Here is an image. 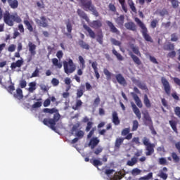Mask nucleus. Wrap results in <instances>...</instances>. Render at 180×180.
<instances>
[{"label": "nucleus", "instance_id": "obj_1", "mask_svg": "<svg viewBox=\"0 0 180 180\" xmlns=\"http://www.w3.org/2000/svg\"><path fill=\"white\" fill-rule=\"evenodd\" d=\"M43 112L44 113H49L50 115H53V113H55L53 118H44L43 120L41 117H43L42 115L39 116V120L40 122H42V123L47 126L48 127H50L51 130H53V131H56L57 130V128H56V124L57 122L60 120V117L61 116L60 115V113H58V110L56 108H44Z\"/></svg>", "mask_w": 180, "mask_h": 180}, {"label": "nucleus", "instance_id": "obj_2", "mask_svg": "<svg viewBox=\"0 0 180 180\" xmlns=\"http://www.w3.org/2000/svg\"><path fill=\"white\" fill-rule=\"evenodd\" d=\"M79 2L84 11H86V12H88V11L92 12V15H94V16L96 18L99 16V12H98L96 7H95V6L92 4V0H79Z\"/></svg>", "mask_w": 180, "mask_h": 180}, {"label": "nucleus", "instance_id": "obj_3", "mask_svg": "<svg viewBox=\"0 0 180 180\" xmlns=\"http://www.w3.org/2000/svg\"><path fill=\"white\" fill-rule=\"evenodd\" d=\"M4 21L8 26H13L14 22L21 23L22 18L18 15V13L11 14L9 12L4 13Z\"/></svg>", "mask_w": 180, "mask_h": 180}, {"label": "nucleus", "instance_id": "obj_4", "mask_svg": "<svg viewBox=\"0 0 180 180\" xmlns=\"http://www.w3.org/2000/svg\"><path fill=\"white\" fill-rule=\"evenodd\" d=\"M134 20L136 23H137L138 26L141 29V33H142V36L146 41L153 43V38H151V36L148 34V30L147 29V27H146L144 22H143L139 18H135Z\"/></svg>", "mask_w": 180, "mask_h": 180}, {"label": "nucleus", "instance_id": "obj_5", "mask_svg": "<svg viewBox=\"0 0 180 180\" xmlns=\"http://www.w3.org/2000/svg\"><path fill=\"white\" fill-rule=\"evenodd\" d=\"M63 68L65 73L70 75V74H72L77 70V66L74 64L72 59H69L68 62L63 61Z\"/></svg>", "mask_w": 180, "mask_h": 180}, {"label": "nucleus", "instance_id": "obj_6", "mask_svg": "<svg viewBox=\"0 0 180 180\" xmlns=\"http://www.w3.org/2000/svg\"><path fill=\"white\" fill-rule=\"evenodd\" d=\"M143 144L146 146V155H153V154H154V148H155V144L150 143V139L147 137H143Z\"/></svg>", "mask_w": 180, "mask_h": 180}, {"label": "nucleus", "instance_id": "obj_7", "mask_svg": "<svg viewBox=\"0 0 180 180\" xmlns=\"http://www.w3.org/2000/svg\"><path fill=\"white\" fill-rule=\"evenodd\" d=\"M143 115L146 126H150V130L153 136L157 135V131H155L153 126V120H151V117H150L148 112L146 111L145 112H143Z\"/></svg>", "mask_w": 180, "mask_h": 180}, {"label": "nucleus", "instance_id": "obj_8", "mask_svg": "<svg viewBox=\"0 0 180 180\" xmlns=\"http://www.w3.org/2000/svg\"><path fill=\"white\" fill-rule=\"evenodd\" d=\"M131 139H133V134H129L124 138H117L115 142V148L119 150V148H120V146L123 144V141H124V140H131Z\"/></svg>", "mask_w": 180, "mask_h": 180}, {"label": "nucleus", "instance_id": "obj_9", "mask_svg": "<svg viewBox=\"0 0 180 180\" xmlns=\"http://www.w3.org/2000/svg\"><path fill=\"white\" fill-rule=\"evenodd\" d=\"M162 85H163L164 91L168 96L171 95V84L165 77H161Z\"/></svg>", "mask_w": 180, "mask_h": 180}, {"label": "nucleus", "instance_id": "obj_10", "mask_svg": "<svg viewBox=\"0 0 180 180\" xmlns=\"http://www.w3.org/2000/svg\"><path fill=\"white\" fill-rule=\"evenodd\" d=\"M35 22L38 26H41V27H49V21L45 16L40 17V19L36 18L34 20Z\"/></svg>", "mask_w": 180, "mask_h": 180}, {"label": "nucleus", "instance_id": "obj_11", "mask_svg": "<svg viewBox=\"0 0 180 180\" xmlns=\"http://www.w3.org/2000/svg\"><path fill=\"white\" fill-rule=\"evenodd\" d=\"M1 1L2 4H6V1H7L9 6L12 9H16V8L19 6V2L18 1V0H1Z\"/></svg>", "mask_w": 180, "mask_h": 180}, {"label": "nucleus", "instance_id": "obj_12", "mask_svg": "<svg viewBox=\"0 0 180 180\" xmlns=\"http://www.w3.org/2000/svg\"><path fill=\"white\" fill-rule=\"evenodd\" d=\"M78 58H79V64L82 67V69L77 70V75L81 76L82 75V74H84V72L82 71V70L85 68V59H84V58L81 56H79Z\"/></svg>", "mask_w": 180, "mask_h": 180}, {"label": "nucleus", "instance_id": "obj_13", "mask_svg": "<svg viewBox=\"0 0 180 180\" xmlns=\"http://www.w3.org/2000/svg\"><path fill=\"white\" fill-rule=\"evenodd\" d=\"M115 78L118 84H120V85H122V86H126V85H127V82L126 81V79H124V77H123L122 74L120 73L116 75Z\"/></svg>", "mask_w": 180, "mask_h": 180}, {"label": "nucleus", "instance_id": "obj_14", "mask_svg": "<svg viewBox=\"0 0 180 180\" xmlns=\"http://www.w3.org/2000/svg\"><path fill=\"white\" fill-rule=\"evenodd\" d=\"M105 23L108 25V27H110V30L112 33H115V34H120V31L116 28L113 22L107 20Z\"/></svg>", "mask_w": 180, "mask_h": 180}, {"label": "nucleus", "instance_id": "obj_15", "mask_svg": "<svg viewBox=\"0 0 180 180\" xmlns=\"http://www.w3.org/2000/svg\"><path fill=\"white\" fill-rule=\"evenodd\" d=\"M124 27L127 30L131 32H137V25L134 22H128L124 24Z\"/></svg>", "mask_w": 180, "mask_h": 180}, {"label": "nucleus", "instance_id": "obj_16", "mask_svg": "<svg viewBox=\"0 0 180 180\" xmlns=\"http://www.w3.org/2000/svg\"><path fill=\"white\" fill-rule=\"evenodd\" d=\"M77 13L78 16L81 18V19H84V20H86V22L89 23V18L88 17V15L86 14V13H85V11L79 8L77 11Z\"/></svg>", "mask_w": 180, "mask_h": 180}, {"label": "nucleus", "instance_id": "obj_17", "mask_svg": "<svg viewBox=\"0 0 180 180\" xmlns=\"http://www.w3.org/2000/svg\"><path fill=\"white\" fill-rule=\"evenodd\" d=\"M112 122L115 126H119V124H120V120L119 119V115L116 111H113L112 113Z\"/></svg>", "mask_w": 180, "mask_h": 180}, {"label": "nucleus", "instance_id": "obj_18", "mask_svg": "<svg viewBox=\"0 0 180 180\" xmlns=\"http://www.w3.org/2000/svg\"><path fill=\"white\" fill-rule=\"evenodd\" d=\"M99 142L100 141L98 137H94L90 140L89 147H90L91 150H94V148H95V147L99 144Z\"/></svg>", "mask_w": 180, "mask_h": 180}, {"label": "nucleus", "instance_id": "obj_19", "mask_svg": "<svg viewBox=\"0 0 180 180\" xmlns=\"http://www.w3.org/2000/svg\"><path fill=\"white\" fill-rule=\"evenodd\" d=\"M131 108L134 113L136 115L139 120H140V119H141V112H140V110L139 109V108H137V105H136L134 103H131Z\"/></svg>", "mask_w": 180, "mask_h": 180}, {"label": "nucleus", "instance_id": "obj_20", "mask_svg": "<svg viewBox=\"0 0 180 180\" xmlns=\"http://www.w3.org/2000/svg\"><path fill=\"white\" fill-rule=\"evenodd\" d=\"M23 23L26 26L29 32H33V21H29L27 18H25Z\"/></svg>", "mask_w": 180, "mask_h": 180}, {"label": "nucleus", "instance_id": "obj_21", "mask_svg": "<svg viewBox=\"0 0 180 180\" xmlns=\"http://www.w3.org/2000/svg\"><path fill=\"white\" fill-rule=\"evenodd\" d=\"M83 27L84 30H86V32L89 33V37L91 39H95V37H96V34H95V32H94V30H92V29H91V27H89L88 25L84 24L83 25Z\"/></svg>", "mask_w": 180, "mask_h": 180}, {"label": "nucleus", "instance_id": "obj_22", "mask_svg": "<svg viewBox=\"0 0 180 180\" xmlns=\"http://www.w3.org/2000/svg\"><path fill=\"white\" fill-rule=\"evenodd\" d=\"M132 96L138 108H143V103L141 102L140 97H139V96L134 93H132Z\"/></svg>", "mask_w": 180, "mask_h": 180}, {"label": "nucleus", "instance_id": "obj_23", "mask_svg": "<svg viewBox=\"0 0 180 180\" xmlns=\"http://www.w3.org/2000/svg\"><path fill=\"white\" fill-rule=\"evenodd\" d=\"M90 26L92 27V29H100V27L102 26V21L99 20H93L90 23Z\"/></svg>", "mask_w": 180, "mask_h": 180}, {"label": "nucleus", "instance_id": "obj_24", "mask_svg": "<svg viewBox=\"0 0 180 180\" xmlns=\"http://www.w3.org/2000/svg\"><path fill=\"white\" fill-rule=\"evenodd\" d=\"M132 82H134L142 91H146V89H148L147 85L144 83H141L139 80L132 79Z\"/></svg>", "mask_w": 180, "mask_h": 180}, {"label": "nucleus", "instance_id": "obj_25", "mask_svg": "<svg viewBox=\"0 0 180 180\" xmlns=\"http://www.w3.org/2000/svg\"><path fill=\"white\" fill-rule=\"evenodd\" d=\"M23 65V61L22 60H18L15 63H12L11 65V70H15V68H20Z\"/></svg>", "mask_w": 180, "mask_h": 180}, {"label": "nucleus", "instance_id": "obj_26", "mask_svg": "<svg viewBox=\"0 0 180 180\" xmlns=\"http://www.w3.org/2000/svg\"><path fill=\"white\" fill-rule=\"evenodd\" d=\"M163 50L166 51H172L175 50V45L171 42H168L167 44H165L163 46Z\"/></svg>", "mask_w": 180, "mask_h": 180}, {"label": "nucleus", "instance_id": "obj_27", "mask_svg": "<svg viewBox=\"0 0 180 180\" xmlns=\"http://www.w3.org/2000/svg\"><path fill=\"white\" fill-rule=\"evenodd\" d=\"M129 56L133 60L134 63L136 64V65H141V60H140V58L137 57L136 55L133 54L132 52H129Z\"/></svg>", "mask_w": 180, "mask_h": 180}, {"label": "nucleus", "instance_id": "obj_28", "mask_svg": "<svg viewBox=\"0 0 180 180\" xmlns=\"http://www.w3.org/2000/svg\"><path fill=\"white\" fill-rule=\"evenodd\" d=\"M124 175L125 174L122 173V172H118L114 174L113 178L110 177L109 180H120L124 178Z\"/></svg>", "mask_w": 180, "mask_h": 180}, {"label": "nucleus", "instance_id": "obj_29", "mask_svg": "<svg viewBox=\"0 0 180 180\" xmlns=\"http://www.w3.org/2000/svg\"><path fill=\"white\" fill-rule=\"evenodd\" d=\"M14 98L20 101V99H23V91L21 89L18 88L16 89V93L13 94Z\"/></svg>", "mask_w": 180, "mask_h": 180}, {"label": "nucleus", "instance_id": "obj_30", "mask_svg": "<svg viewBox=\"0 0 180 180\" xmlns=\"http://www.w3.org/2000/svg\"><path fill=\"white\" fill-rule=\"evenodd\" d=\"M29 51L32 56L36 55V45L32 42L28 44Z\"/></svg>", "mask_w": 180, "mask_h": 180}, {"label": "nucleus", "instance_id": "obj_31", "mask_svg": "<svg viewBox=\"0 0 180 180\" xmlns=\"http://www.w3.org/2000/svg\"><path fill=\"white\" fill-rule=\"evenodd\" d=\"M53 65L56 67V68H58L59 70L63 68V63L58 60V59L54 58L51 60Z\"/></svg>", "mask_w": 180, "mask_h": 180}, {"label": "nucleus", "instance_id": "obj_32", "mask_svg": "<svg viewBox=\"0 0 180 180\" xmlns=\"http://www.w3.org/2000/svg\"><path fill=\"white\" fill-rule=\"evenodd\" d=\"M115 22L118 26H123L124 25V15H120L115 19Z\"/></svg>", "mask_w": 180, "mask_h": 180}, {"label": "nucleus", "instance_id": "obj_33", "mask_svg": "<svg viewBox=\"0 0 180 180\" xmlns=\"http://www.w3.org/2000/svg\"><path fill=\"white\" fill-rule=\"evenodd\" d=\"M169 124L170 125V127H172L173 131L174 133H178V129L176 128V126L178 124V122L175 120H169Z\"/></svg>", "mask_w": 180, "mask_h": 180}, {"label": "nucleus", "instance_id": "obj_34", "mask_svg": "<svg viewBox=\"0 0 180 180\" xmlns=\"http://www.w3.org/2000/svg\"><path fill=\"white\" fill-rule=\"evenodd\" d=\"M143 103L148 109L151 108V101H150V99L148 98V96L147 94H144L143 96Z\"/></svg>", "mask_w": 180, "mask_h": 180}, {"label": "nucleus", "instance_id": "obj_35", "mask_svg": "<svg viewBox=\"0 0 180 180\" xmlns=\"http://www.w3.org/2000/svg\"><path fill=\"white\" fill-rule=\"evenodd\" d=\"M84 89H85V86L84 85H81L79 88L77 90V98L79 99L84 95Z\"/></svg>", "mask_w": 180, "mask_h": 180}, {"label": "nucleus", "instance_id": "obj_36", "mask_svg": "<svg viewBox=\"0 0 180 180\" xmlns=\"http://www.w3.org/2000/svg\"><path fill=\"white\" fill-rule=\"evenodd\" d=\"M79 45L82 49H84V50H89L90 49L89 44H86V42L84 41V40H79Z\"/></svg>", "mask_w": 180, "mask_h": 180}, {"label": "nucleus", "instance_id": "obj_37", "mask_svg": "<svg viewBox=\"0 0 180 180\" xmlns=\"http://www.w3.org/2000/svg\"><path fill=\"white\" fill-rule=\"evenodd\" d=\"M29 86H30L28 88L29 92H30L31 94L34 92V91H36V82H32L29 83Z\"/></svg>", "mask_w": 180, "mask_h": 180}, {"label": "nucleus", "instance_id": "obj_38", "mask_svg": "<svg viewBox=\"0 0 180 180\" xmlns=\"http://www.w3.org/2000/svg\"><path fill=\"white\" fill-rule=\"evenodd\" d=\"M136 164H137V158L136 157L131 158V160H128L127 162V165L129 167H133Z\"/></svg>", "mask_w": 180, "mask_h": 180}, {"label": "nucleus", "instance_id": "obj_39", "mask_svg": "<svg viewBox=\"0 0 180 180\" xmlns=\"http://www.w3.org/2000/svg\"><path fill=\"white\" fill-rule=\"evenodd\" d=\"M128 5L130 7V9L132 11V12H134V13H137V9L134 6V2H133V0H129Z\"/></svg>", "mask_w": 180, "mask_h": 180}, {"label": "nucleus", "instance_id": "obj_40", "mask_svg": "<svg viewBox=\"0 0 180 180\" xmlns=\"http://www.w3.org/2000/svg\"><path fill=\"white\" fill-rule=\"evenodd\" d=\"M91 164H92V165H94V167H96V168H98V167L103 165V163H102V162H101V160H98V159H94L93 160H90Z\"/></svg>", "mask_w": 180, "mask_h": 180}, {"label": "nucleus", "instance_id": "obj_41", "mask_svg": "<svg viewBox=\"0 0 180 180\" xmlns=\"http://www.w3.org/2000/svg\"><path fill=\"white\" fill-rule=\"evenodd\" d=\"M112 51V54H114V56L117 57L119 61H123V56H122V54L118 53L117 51H116V49H113Z\"/></svg>", "mask_w": 180, "mask_h": 180}, {"label": "nucleus", "instance_id": "obj_42", "mask_svg": "<svg viewBox=\"0 0 180 180\" xmlns=\"http://www.w3.org/2000/svg\"><path fill=\"white\" fill-rule=\"evenodd\" d=\"M130 48L131 49L133 53H134V54H136V56H140V51L139 50V46H134V44H131L130 45Z\"/></svg>", "mask_w": 180, "mask_h": 180}, {"label": "nucleus", "instance_id": "obj_43", "mask_svg": "<svg viewBox=\"0 0 180 180\" xmlns=\"http://www.w3.org/2000/svg\"><path fill=\"white\" fill-rule=\"evenodd\" d=\"M82 103H83L82 101L77 100L76 104L72 106V109L74 110H78V109H79V108H81V106H82Z\"/></svg>", "mask_w": 180, "mask_h": 180}, {"label": "nucleus", "instance_id": "obj_44", "mask_svg": "<svg viewBox=\"0 0 180 180\" xmlns=\"http://www.w3.org/2000/svg\"><path fill=\"white\" fill-rule=\"evenodd\" d=\"M103 73L106 76V79L108 81H110L112 79V73L109 72V70L106 68L103 70Z\"/></svg>", "mask_w": 180, "mask_h": 180}, {"label": "nucleus", "instance_id": "obj_45", "mask_svg": "<svg viewBox=\"0 0 180 180\" xmlns=\"http://www.w3.org/2000/svg\"><path fill=\"white\" fill-rule=\"evenodd\" d=\"M131 175L136 176L137 175H140L141 174V170L139 168H134L131 170Z\"/></svg>", "mask_w": 180, "mask_h": 180}, {"label": "nucleus", "instance_id": "obj_46", "mask_svg": "<svg viewBox=\"0 0 180 180\" xmlns=\"http://www.w3.org/2000/svg\"><path fill=\"white\" fill-rule=\"evenodd\" d=\"M158 176H159L162 179L167 180V179L168 178V174H167V173H164L162 170H160L159 174H158Z\"/></svg>", "mask_w": 180, "mask_h": 180}, {"label": "nucleus", "instance_id": "obj_47", "mask_svg": "<svg viewBox=\"0 0 180 180\" xmlns=\"http://www.w3.org/2000/svg\"><path fill=\"white\" fill-rule=\"evenodd\" d=\"M168 1L171 2L172 6V8H174V9H176V8L179 6V1H178V0H168Z\"/></svg>", "mask_w": 180, "mask_h": 180}, {"label": "nucleus", "instance_id": "obj_48", "mask_svg": "<svg viewBox=\"0 0 180 180\" xmlns=\"http://www.w3.org/2000/svg\"><path fill=\"white\" fill-rule=\"evenodd\" d=\"M172 158L173 159L174 162H179L180 161L179 156H178V155L175 152H173L172 153Z\"/></svg>", "mask_w": 180, "mask_h": 180}, {"label": "nucleus", "instance_id": "obj_49", "mask_svg": "<svg viewBox=\"0 0 180 180\" xmlns=\"http://www.w3.org/2000/svg\"><path fill=\"white\" fill-rule=\"evenodd\" d=\"M110 41L112 44H113L114 46H118L119 47L122 46V42H120V41L115 39V38H111Z\"/></svg>", "mask_w": 180, "mask_h": 180}, {"label": "nucleus", "instance_id": "obj_50", "mask_svg": "<svg viewBox=\"0 0 180 180\" xmlns=\"http://www.w3.org/2000/svg\"><path fill=\"white\" fill-rule=\"evenodd\" d=\"M153 179V172H150L146 176H142L139 179V180H150Z\"/></svg>", "mask_w": 180, "mask_h": 180}, {"label": "nucleus", "instance_id": "obj_51", "mask_svg": "<svg viewBox=\"0 0 180 180\" xmlns=\"http://www.w3.org/2000/svg\"><path fill=\"white\" fill-rule=\"evenodd\" d=\"M65 24L68 32L71 33V32H72V24L71 23V21H68Z\"/></svg>", "mask_w": 180, "mask_h": 180}, {"label": "nucleus", "instance_id": "obj_52", "mask_svg": "<svg viewBox=\"0 0 180 180\" xmlns=\"http://www.w3.org/2000/svg\"><path fill=\"white\" fill-rule=\"evenodd\" d=\"M121 134L122 136H129V134H131V133H130V128H125L122 129Z\"/></svg>", "mask_w": 180, "mask_h": 180}, {"label": "nucleus", "instance_id": "obj_53", "mask_svg": "<svg viewBox=\"0 0 180 180\" xmlns=\"http://www.w3.org/2000/svg\"><path fill=\"white\" fill-rule=\"evenodd\" d=\"M92 126H94V122L92 121L87 122V125H86V129H85L86 133H88V131H91V129H92Z\"/></svg>", "mask_w": 180, "mask_h": 180}, {"label": "nucleus", "instance_id": "obj_54", "mask_svg": "<svg viewBox=\"0 0 180 180\" xmlns=\"http://www.w3.org/2000/svg\"><path fill=\"white\" fill-rule=\"evenodd\" d=\"M139 129V121L134 120L133 121V126H132V131H136Z\"/></svg>", "mask_w": 180, "mask_h": 180}, {"label": "nucleus", "instance_id": "obj_55", "mask_svg": "<svg viewBox=\"0 0 180 180\" xmlns=\"http://www.w3.org/2000/svg\"><path fill=\"white\" fill-rule=\"evenodd\" d=\"M158 25V20L157 19H154L150 22V27L152 29H155Z\"/></svg>", "mask_w": 180, "mask_h": 180}, {"label": "nucleus", "instance_id": "obj_56", "mask_svg": "<svg viewBox=\"0 0 180 180\" xmlns=\"http://www.w3.org/2000/svg\"><path fill=\"white\" fill-rule=\"evenodd\" d=\"M131 143L136 144V146L141 145V142H140V138H139V137H134L131 140Z\"/></svg>", "mask_w": 180, "mask_h": 180}, {"label": "nucleus", "instance_id": "obj_57", "mask_svg": "<svg viewBox=\"0 0 180 180\" xmlns=\"http://www.w3.org/2000/svg\"><path fill=\"white\" fill-rule=\"evenodd\" d=\"M102 151H103V148L98 146L94 150V153L96 154V155H99Z\"/></svg>", "mask_w": 180, "mask_h": 180}, {"label": "nucleus", "instance_id": "obj_58", "mask_svg": "<svg viewBox=\"0 0 180 180\" xmlns=\"http://www.w3.org/2000/svg\"><path fill=\"white\" fill-rule=\"evenodd\" d=\"M51 84L53 86H58L60 80H58L57 78H53L51 80Z\"/></svg>", "mask_w": 180, "mask_h": 180}, {"label": "nucleus", "instance_id": "obj_59", "mask_svg": "<svg viewBox=\"0 0 180 180\" xmlns=\"http://www.w3.org/2000/svg\"><path fill=\"white\" fill-rule=\"evenodd\" d=\"M79 126H81V123L77 122L75 125H74V126L72 127V130H71L72 134H73V133H74L75 131H77V130H78V128L79 127Z\"/></svg>", "mask_w": 180, "mask_h": 180}, {"label": "nucleus", "instance_id": "obj_60", "mask_svg": "<svg viewBox=\"0 0 180 180\" xmlns=\"http://www.w3.org/2000/svg\"><path fill=\"white\" fill-rule=\"evenodd\" d=\"M178 35L176 33H173L171 34V41H178Z\"/></svg>", "mask_w": 180, "mask_h": 180}, {"label": "nucleus", "instance_id": "obj_61", "mask_svg": "<svg viewBox=\"0 0 180 180\" xmlns=\"http://www.w3.org/2000/svg\"><path fill=\"white\" fill-rule=\"evenodd\" d=\"M85 134L84 133V131L82 130H79L76 133V136L77 137H78V139H82V137H84V135Z\"/></svg>", "mask_w": 180, "mask_h": 180}, {"label": "nucleus", "instance_id": "obj_62", "mask_svg": "<svg viewBox=\"0 0 180 180\" xmlns=\"http://www.w3.org/2000/svg\"><path fill=\"white\" fill-rule=\"evenodd\" d=\"M26 85H27V82H26V80L22 79L20 81V88H26Z\"/></svg>", "mask_w": 180, "mask_h": 180}, {"label": "nucleus", "instance_id": "obj_63", "mask_svg": "<svg viewBox=\"0 0 180 180\" xmlns=\"http://www.w3.org/2000/svg\"><path fill=\"white\" fill-rule=\"evenodd\" d=\"M174 113L180 119V107H176L174 108Z\"/></svg>", "mask_w": 180, "mask_h": 180}, {"label": "nucleus", "instance_id": "obj_64", "mask_svg": "<svg viewBox=\"0 0 180 180\" xmlns=\"http://www.w3.org/2000/svg\"><path fill=\"white\" fill-rule=\"evenodd\" d=\"M172 79L174 84H176V85H178V86L180 87V79L178 77H173Z\"/></svg>", "mask_w": 180, "mask_h": 180}]
</instances>
